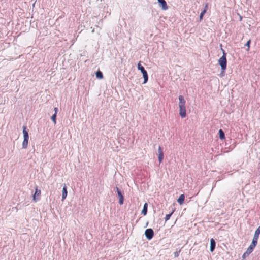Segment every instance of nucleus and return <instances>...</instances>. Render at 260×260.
Segmentation results:
<instances>
[{"label":"nucleus","mask_w":260,"mask_h":260,"mask_svg":"<svg viewBox=\"0 0 260 260\" xmlns=\"http://www.w3.org/2000/svg\"><path fill=\"white\" fill-rule=\"evenodd\" d=\"M208 4H206V5L205 6V7H204V9L203 10H206V12L207 9H208Z\"/></svg>","instance_id":"b1692460"},{"label":"nucleus","mask_w":260,"mask_h":260,"mask_svg":"<svg viewBox=\"0 0 260 260\" xmlns=\"http://www.w3.org/2000/svg\"><path fill=\"white\" fill-rule=\"evenodd\" d=\"M184 199H185L184 195L181 194L179 196V198L178 199L177 202L180 205H182L184 203Z\"/></svg>","instance_id":"f8f14e48"},{"label":"nucleus","mask_w":260,"mask_h":260,"mask_svg":"<svg viewBox=\"0 0 260 260\" xmlns=\"http://www.w3.org/2000/svg\"><path fill=\"white\" fill-rule=\"evenodd\" d=\"M54 111H55V113H56V114H57V112H58V109H57V108H56H56H54Z\"/></svg>","instance_id":"a878e982"},{"label":"nucleus","mask_w":260,"mask_h":260,"mask_svg":"<svg viewBox=\"0 0 260 260\" xmlns=\"http://www.w3.org/2000/svg\"><path fill=\"white\" fill-rule=\"evenodd\" d=\"M219 138L220 139L223 140L225 139L224 133L222 129L219 131Z\"/></svg>","instance_id":"f3484780"},{"label":"nucleus","mask_w":260,"mask_h":260,"mask_svg":"<svg viewBox=\"0 0 260 260\" xmlns=\"http://www.w3.org/2000/svg\"><path fill=\"white\" fill-rule=\"evenodd\" d=\"M145 235L148 240H151L154 236V232L152 229H147L145 231Z\"/></svg>","instance_id":"20e7f679"},{"label":"nucleus","mask_w":260,"mask_h":260,"mask_svg":"<svg viewBox=\"0 0 260 260\" xmlns=\"http://www.w3.org/2000/svg\"><path fill=\"white\" fill-rule=\"evenodd\" d=\"M174 211V210H173V211L170 214H167L166 215L165 218V219L166 221H168V220H169L170 219V217L171 216V215L173 213Z\"/></svg>","instance_id":"6ab92c4d"},{"label":"nucleus","mask_w":260,"mask_h":260,"mask_svg":"<svg viewBox=\"0 0 260 260\" xmlns=\"http://www.w3.org/2000/svg\"><path fill=\"white\" fill-rule=\"evenodd\" d=\"M179 102V115L181 118H185L186 116V110L185 107V100L182 95H179L178 97Z\"/></svg>","instance_id":"f257e3e1"},{"label":"nucleus","mask_w":260,"mask_h":260,"mask_svg":"<svg viewBox=\"0 0 260 260\" xmlns=\"http://www.w3.org/2000/svg\"><path fill=\"white\" fill-rule=\"evenodd\" d=\"M51 120L53 121L54 123L55 124L56 123V113H54L51 117Z\"/></svg>","instance_id":"aec40b11"},{"label":"nucleus","mask_w":260,"mask_h":260,"mask_svg":"<svg viewBox=\"0 0 260 260\" xmlns=\"http://www.w3.org/2000/svg\"><path fill=\"white\" fill-rule=\"evenodd\" d=\"M116 190H117V193H118V197L119 198V203L120 205H122L123 204V201H124L123 196L120 190L119 189V188L118 187L116 188Z\"/></svg>","instance_id":"0eeeda50"},{"label":"nucleus","mask_w":260,"mask_h":260,"mask_svg":"<svg viewBox=\"0 0 260 260\" xmlns=\"http://www.w3.org/2000/svg\"><path fill=\"white\" fill-rule=\"evenodd\" d=\"M96 77L99 79H102L103 78V74L100 71H98L96 73Z\"/></svg>","instance_id":"a211bd4d"},{"label":"nucleus","mask_w":260,"mask_h":260,"mask_svg":"<svg viewBox=\"0 0 260 260\" xmlns=\"http://www.w3.org/2000/svg\"><path fill=\"white\" fill-rule=\"evenodd\" d=\"M249 255V254H246V252H244V253L243 254V255L242 257H243V258H245V257H246L248 256Z\"/></svg>","instance_id":"393cba45"},{"label":"nucleus","mask_w":260,"mask_h":260,"mask_svg":"<svg viewBox=\"0 0 260 260\" xmlns=\"http://www.w3.org/2000/svg\"><path fill=\"white\" fill-rule=\"evenodd\" d=\"M223 51V55L219 58L218 60L219 64L221 67V69L224 72L226 68L227 60L226 58V53L224 50Z\"/></svg>","instance_id":"f03ea898"},{"label":"nucleus","mask_w":260,"mask_h":260,"mask_svg":"<svg viewBox=\"0 0 260 260\" xmlns=\"http://www.w3.org/2000/svg\"><path fill=\"white\" fill-rule=\"evenodd\" d=\"M254 247H255L252 246L251 245H250L247 249V250L246 251V254H250L254 249Z\"/></svg>","instance_id":"2eb2a0df"},{"label":"nucleus","mask_w":260,"mask_h":260,"mask_svg":"<svg viewBox=\"0 0 260 260\" xmlns=\"http://www.w3.org/2000/svg\"><path fill=\"white\" fill-rule=\"evenodd\" d=\"M158 160H159V163H161L164 159V153H163V150L160 146L158 147Z\"/></svg>","instance_id":"423d86ee"},{"label":"nucleus","mask_w":260,"mask_h":260,"mask_svg":"<svg viewBox=\"0 0 260 260\" xmlns=\"http://www.w3.org/2000/svg\"><path fill=\"white\" fill-rule=\"evenodd\" d=\"M41 190L38 189V187H36L35 188V192L33 196V200L35 202L39 199V197L41 195Z\"/></svg>","instance_id":"39448f33"},{"label":"nucleus","mask_w":260,"mask_h":260,"mask_svg":"<svg viewBox=\"0 0 260 260\" xmlns=\"http://www.w3.org/2000/svg\"><path fill=\"white\" fill-rule=\"evenodd\" d=\"M206 13V10H203L200 15V20H201L203 19V15Z\"/></svg>","instance_id":"5701e85b"},{"label":"nucleus","mask_w":260,"mask_h":260,"mask_svg":"<svg viewBox=\"0 0 260 260\" xmlns=\"http://www.w3.org/2000/svg\"><path fill=\"white\" fill-rule=\"evenodd\" d=\"M174 255H175V257H178V255H179V253H178V252H175V253H174Z\"/></svg>","instance_id":"bb28decb"},{"label":"nucleus","mask_w":260,"mask_h":260,"mask_svg":"<svg viewBox=\"0 0 260 260\" xmlns=\"http://www.w3.org/2000/svg\"><path fill=\"white\" fill-rule=\"evenodd\" d=\"M138 69L140 70L143 74L144 78V83H146L148 81V76L147 71L145 70L144 68L141 64V61L138 64Z\"/></svg>","instance_id":"7ed1b4c3"},{"label":"nucleus","mask_w":260,"mask_h":260,"mask_svg":"<svg viewBox=\"0 0 260 260\" xmlns=\"http://www.w3.org/2000/svg\"><path fill=\"white\" fill-rule=\"evenodd\" d=\"M250 43H251V40L249 39L247 42V43L245 44V46L247 47V51H249V49H250Z\"/></svg>","instance_id":"4be33fe9"},{"label":"nucleus","mask_w":260,"mask_h":260,"mask_svg":"<svg viewBox=\"0 0 260 260\" xmlns=\"http://www.w3.org/2000/svg\"><path fill=\"white\" fill-rule=\"evenodd\" d=\"M28 139H24L22 142V148L26 149L27 147Z\"/></svg>","instance_id":"dca6fc26"},{"label":"nucleus","mask_w":260,"mask_h":260,"mask_svg":"<svg viewBox=\"0 0 260 260\" xmlns=\"http://www.w3.org/2000/svg\"><path fill=\"white\" fill-rule=\"evenodd\" d=\"M158 2L161 4L162 9L164 10L168 9V7L165 0H158Z\"/></svg>","instance_id":"1a4fd4ad"},{"label":"nucleus","mask_w":260,"mask_h":260,"mask_svg":"<svg viewBox=\"0 0 260 260\" xmlns=\"http://www.w3.org/2000/svg\"><path fill=\"white\" fill-rule=\"evenodd\" d=\"M216 243L215 240L212 238L210 239V251L213 252L215 248Z\"/></svg>","instance_id":"6e6552de"},{"label":"nucleus","mask_w":260,"mask_h":260,"mask_svg":"<svg viewBox=\"0 0 260 260\" xmlns=\"http://www.w3.org/2000/svg\"><path fill=\"white\" fill-rule=\"evenodd\" d=\"M258 239V237H256V236L254 235V237L253 238L252 243L251 244V245L252 246L255 247V246H256V244L257 243Z\"/></svg>","instance_id":"4468645a"},{"label":"nucleus","mask_w":260,"mask_h":260,"mask_svg":"<svg viewBox=\"0 0 260 260\" xmlns=\"http://www.w3.org/2000/svg\"><path fill=\"white\" fill-rule=\"evenodd\" d=\"M259 234H260V226L255 231V233H254V236L259 237Z\"/></svg>","instance_id":"412c9836"},{"label":"nucleus","mask_w":260,"mask_h":260,"mask_svg":"<svg viewBox=\"0 0 260 260\" xmlns=\"http://www.w3.org/2000/svg\"><path fill=\"white\" fill-rule=\"evenodd\" d=\"M23 134L24 139H29L28 133L26 131V127L25 126H23Z\"/></svg>","instance_id":"9b49d317"},{"label":"nucleus","mask_w":260,"mask_h":260,"mask_svg":"<svg viewBox=\"0 0 260 260\" xmlns=\"http://www.w3.org/2000/svg\"><path fill=\"white\" fill-rule=\"evenodd\" d=\"M147 207H148V204L147 203H145L144 205L143 209L142 211V213L144 215H146L147 212Z\"/></svg>","instance_id":"ddd939ff"},{"label":"nucleus","mask_w":260,"mask_h":260,"mask_svg":"<svg viewBox=\"0 0 260 260\" xmlns=\"http://www.w3.org/2000/svg\"><path fill=\"white\" fill-rule=\"evenodd\" d=\"M67 193H68V192H67V186H66V184H64V186L63 187V189H62V200H64L66 198Z\"/></svg>","instance_id":"9d476101"}]
</instances>
